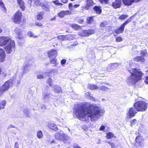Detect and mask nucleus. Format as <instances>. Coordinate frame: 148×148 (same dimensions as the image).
Listing matches in <instances>:
<instances>
[{
  "instance_id": "23",
  "label": "nucleus",
  "mask_w": 148,
  "mask_h": 148,
  "mask_svg": "<svg viewBox=\"0 0 148 148\" xmlns=\"http://www.w3.org/2000/svg\"><path fill=\"white\" fill-rule=\"evenodd\" d=\"M124 27L121 25L119 28H117L115 30L116 33L117 34L122 33L124 31Z\"/></svg>"
},
{
  "instance_id": "53",
  "label": "nucleus",
  "mask_w": 148,
  "mask_h": 148,
  "mask_svg": "<svg viewBox=\"0 0 148 148\" xmlns=\"http://www.w3.org/2000/svg\"><path fill=\"white\" fill-rule=\"evenodd\" d=\"M14 148H19V145L18 143L17 142H16L14 146Z\"/></svg>"
},
{
  "instance_id": "38",
  "label": "nucleus",
  "mask_w": 148,
  "mask_h": 148,
  "mask_svg": "<svg viewBox=\"0 0 148 148\" xmlns=\"http://www.w3.org/2000/svg\"><path fill=\"white\" fill-rule=\"evenodd\" d=\"M115 65V63H113L111 65L108 67L107 69V71H110V70H112L114 69V67H113Z\"/></svg>"
},
{
  "instance_id": "45",
  "label": "nucleus",
  "mask_w": 148,
  "mask_h": 148,
  "mask_svg": "<svg viewBox=\"0 0 148 148\" xmlns=\"http://www.w3.org/2000/svg\"><path fill=\"white\" fill-rule=\"evenodd\" d=\"M127 16H128L127 15H122L120 16L119 18L120 19H125Z\"/></svg>"
},
{
  "instance_id": "39",
  "label": "nucleus",
  "mask_w": 148,
  "mask_h": 148,
  "mask_svg": "<svg viewBox=\"0 0 148 148\" xmlns=\"http://www.w3.org/2000/svg\"><path fill=\"white\" fill-rule=\"evenodd\" d=\"M109 88L104 86H101L99 87V89L101 90L106 91L108 90Z\"/></svg>"
},
{
  "instance_id": "36",
  "label": "nucleus",
  "mask_w": 148,
  "mask_h": 148,
  "mask_svg": "<svg viewBox=\"0 0 148 148\" xmlns=\"http://www.w3.org/2000/svg\"><path fill=\"white\" fill-rule=\"evenodd\" d=\"M23 112L25 115L27 117H29L30 116V114L28 110L25 109L24 110Z\"/></svg>"
},
{
  "instance_id": "56",
  "label": "nucleus",
  "mask_w": 148,
  "mask_h": 148,
  "mask_svg": "<svg viewBox=\"0 0 148 148\" xmlns=\"http://www.w3.org/2000/svg\"><path fill=\"white\" fill-rule=\"evenodd\" d=\"M11 146L10 144H6L5 148H11Z\"/></svg>"
},
{
  "instance_id": "27",
  "label": "nucleus",
  "mask_w": 148,
  "mask_h": 148,
  "mask_svg": "<svg viewBox=\"0 0 148 148\" xmlns=\"http://www.w3.org/2000/svg\"><path fill=\"white\" fill-rule=\"evenodd\" d=\"M6 101L5 100H0V109H3L4 108Z\"/></svg>"
},
{
  "instance_id": "11",
  "label": "nucleus",
  "mask_w": 148,
  "mask_h": 148,
  "mask_svg": "<svg viewBox=\"0 0 148 148\" xmlns=\"http://www.w3.org/2000/svg\"><path fill=\"white\" fill-rule=\"evenodd\" d=\"M136 142L141 147H143L144 145V139L141 136H138L136 138Z\"/></svg>"
},
{
  "instance_id": "24",
  "label": "nucleus",
  "mask_w": 148,
  "mask_h": 148,
  "mask_svg": "<svg viewBox=\"0 0 148 148\" xmlns=\"http://www.w3.org/2000/svg\"><path fill=\"white\" fill-rule=\"evenodd\" d=\"M42 7L44 10L49 12L50 11V6L47 4H43L42 5Z\"/></svg>"
},
{
  "instance_id": "61",
  "label": "nucleus",
  "mask_w": 148,
  "mask_h": 148,
  "mask_svg": "<svg viewBox=\"0 0 148 148\" xmlns=\"http://www.w3.org/2000/svg\"><path fill=\"white\" fill-rule=\"evenodd\" d=\"M145 82L147 84H148V76L146 78V80L145 81Z\"/></svg>"
},
{
  "instance_id": "22",
  "label": "nucleus",
  "mask_w": 148,
  "mask_h": 148,
  "mask_svg": "<svg viewBox=\"0 0 148 148\" xmlns=\"http://www.w3.org/2000/svg\"><path fill=\"white\" fill-rule=\"evenodd\" d=\"M54 91L56 92L60 93L62 92L61 88L59 86L56 85L52 87Z\"/></svg>"
},
{
  "instance_id": "1",
  "label": "nucleus",
  "mask_w": 148,
  "mask_h": 148,
  "mask_svg": "<svg viewBox=\"0 0 148 148\" xmlns=\"http://www.w3.org/2000/svg\"><path fill=\"white\" fill-rule=\"evenodd\" d=\"M75 110L77 118L84 121H88L89 118L92 121H96L105 112L100 105L96 104H78Z\"/></svg>"
},
{
  "instance_id": "4",
  "label": "nucleus",
  "mask_w": 148,
  "mask_h": 148,
  "mask_svg": "<svg viewBox=\"0 0 148 148\" xmlns=\"http://www.w3.org/2000/svg\"><path fill=\"white\" fill-rule=\"evenodd\" d=\"M135 108L138 111H144L146 110L147 105L144 101H139L135 103L134 104Z\"/></svg>"
},
{
  "instance_id": "17",
  "label": "nucleus",
  "mask_w": 148,
  "mask_h": 148,
  "mask_svg": "<svg viewBox=\"0 0 148 148\" xmlns=\"http://www.w3.org/2000/svg\"><path fill=\"white\" fill-rule=\"evenodd\" d=\"M121 4V0H115V2L113 3L112 6L114 8L116 9L120 8Z\"/></svg>"
},
{
  "instance_id": "20",
  "label": "nucleus",
  "mask_w": 148,
  "mask_h": 148,
  "mask_svg": "<svg viewBox=\"0 0 148 148\" xmlns=\"http://www.w3.org/2000/svg\"><path fill=\"white\" fill-rule=\"evenodd\" d=\"M44 13L43 11L38 12L36 16V18L38 20H40L42 19Z\"/></svg>"
},
{
  "instance_id": "32",
  "label": "nucleus",
  "mask_w": 148,
  "mask_h": 148,
  "mask_svg": "<svg viewBox=\"0 0 148 148\" xmlns=\"http://www.w3.org/2000/svg\"><path fill=\"white\" fill-rule=\"evenodd\" d=\"M57 60L55 58H53L51 59H50V62L51 63L55 64L54 66H56L57 64L56 62Z\"/></svg>"
},
{
  "instance_id": "57",
  "label": "nucleus",
  "mask_w": 148,
  "mask_h": 148,
  "mask_svg": "<svg viewBox=\"0 0 148 148\" xmlns=\"http://www.w3.org/2000/svg\"><path fill=\"white\" fill-rule=\"evenodd\" d=\"M105 126L103 125H102L100 128L99 130L103 131L105 129Z\"/></svg>"
},
{
  "instance_id": "19",
  "label": "nucleus",
  "mask_w": 148,
  "mask_h": 148,
  "mask_svg": "<svg viewBox=\"0 0 148 148\" xmlns=\"http://www.w3.org/2000/svg\"><path fill=\"white\" fill-rule=\"evenodd\" d=\"M47 126L49 128L55 131H56L58 130L56 126L53 123H49Z\"/></svg>"
},
{
  "instance_id": "8",
  "label": "nucleus",
  "mask_w": 148,
  "mask_h": 148,
  "mask_svg": "<svg viewBox=\"0 0 148 148\" xmlns=\"http://www.w3.org/2000/svg\"><path fill=\"white\" fill-rule=\"evenodd\" d=\"M11 40L8 37L0 36V46H3L5 45Z\"/></svg>"
},
{
  "instance_id": "7",
  "label": "nucleus",
  "mask_w": 148,
  "mask_h": 148,
  "mask_svg": "<svg viewBox=\"0 0 148 148\" xmlns=\"http://www.w3.org/2000/svg\"><path fill=\"white\" fill-rule=\"evenodd\" d=\"M22 13L20 11H18L14 14L13 18L14 22L15 23H19L20 22L22 18Z\"/></svg>"
},
{
  "instance_id": "21",
  "label": "nucleus",
  "mask_w": 148,
  "mask_h": 148,
  "mask_svg": "<svg viewBox=\"0 0 148 148\" xmlns=\"http://www.w3.org/2000/svg\"><path fill=\"white\" fill-rule=\"evenodd\" d=\"M134 60L136 62L140 61L141 62H144L145 59L143 57L138 56L134 58Z\"/></svg>"
},
{
  "instance_id": "28",
  "label": "nucleus",
  "mask_w": 148,
  "mask_h": 148,
  "mask_svg": "<svg viewBox=\"0 0 148 148\" xmlns=\"http://www.w3.org/2000/svg\"><path fill=\"white\" fill-rule=\"evenodd\" d=\"M58 39L60 40H67V36H58Z\"/></svg>"
},
{
  "instance_id": "60",
  "label": "nucleus",
  "mask_w": 148,
  "mask_h": 148,
  "mask_svg": "<svg viewBox=\"0 0 148 148\" xmlns=\"http://www.w3.org/2000/svg\"><path fill=\"white\" fill-rule=\"evenodd\" d=\"M146 54V52L145 51H142L141 53V55L143 56H145Z\"/></svg>"
},
{
  "instance_id": "10",
  "label": "nucleus",
  "mask_w": 148,
  "mask_h": 148,
  "mask_svg": "<svg viewBox=\"0 0 148 148\" xmlns=\"http://www.w3.org/2000/svg\"><path fill=\"white\" fill-rule=\"evenodd\" d=\"M137 111L135 108H130L128 112L127 113V117L128 118H130L134 116L137 112Z\"/></svg>"
},
{
  "instance_id": "5",
  "label": "nucleus",
  "mask_w": 148,
  "mask_h": 148,
  "mask_svg": "<svg viewBox=\"0 0 148 148\" xmlns=\"http://www.w3.org/2000/svg\"><path fill=\"white\" fill-rule=\"evenodd\" d=\"M7 44V46L5 47H4V49L6 50L7 53H10L15 47L14 42V41L12 40L8 43Z\"/></svg>"
},
{
  "instance_id": "41",
  "label": "nucleus",
  "mask_w": 148,
  "mask_h": 148,
  "mask_svg": "<svg viewBox=\"0 0 148 148\" xmlns=\"http://www.w3.org/2000/svg\"><path fill=\"white\" fill-rule=\"evenodd\" d=\"M41 4L40 1L39 0H36L34 2V5L37 7L39 6Z\"/></svg>"
},
{
  "instance_id": "13",
  "label": "nucleus",
  "mask_w": 148,
  "mask_h": 148,
  "mask_svg": "<svg viewBox=\"0 0 148 148\" xmlns=\"http://www.w3.org/2000/svg\"><path fill=\"white\" fill-rule=\"evenodd\" d=\"M141 0H122L123 4L125 5H130L133 3H137Z\"/></svg>"
},
{
  "instance_id": "59",
  "label": "nucleus",
  "mask_w": 148,
  "mask_h": 148,
  "mask_svg": "<svg viewBox=\"0 0 148 148\" xmlns=\"http://www.w3.org/2000/svg\"><path fill=\"white\" fill-rule=\"evenodd\" d=\"M0 6H1L2 7H4V3L1 0H0Z\"/></svg>"
},
{
  "instance_id": "34",
  "label": "nucleus",
  "mask_w": 148,
  "mask_h": 148,
  "mask_svg": "<svg viewBox=\"0 0 148 148\" xmlns=\"http://www.w3.org/2000/svg\"><path fill=\"white\" fill-rule=\"evenodd\" d=\"M16 32L18 35V37L20 38V36L22 34V31L20 29L16 28L15 31Z\"/></svg>"
},
{
  "instance_id": "31",
  "label": "nucleus",
  "mask_w": 148,
  "mask_h": 148,
  "mask_svg": "<svg viewBox=\"0 0 148 148\" xmlns=\"http://www.w3.org/2000/svg\"><path fill=\"white\" fill-rule=\"evenodd\" d=\"M71 26L75 30H77L80 28V26L76 24H72L71 25Z\"/></svg>"
},
{
  "instance_id": "14",
  "label": "nucleus",
  "mask_w": 148,
  "mask_h": 148,
  "mask_svg": "<svg viewBox=\"0 0 148 148\" xmlns=\"http://www.w3.org/2000/svg\"><path fill=\"white\" fill-rule=\"evenodd\" d=\"M86 4L84 7V8L86 10L89 9L94 5V3L92 0H86Z\"/></svg>"
},
{
  "instance_id": "50",
  "label": "nucleus",
  "mask_w": 148,
  "mask_h": 148,
  "mask_svg": "<svg viewBox=\"0 0 148 148\" xmlns=\"http://www.w3.org/2000/svg\"><path fill=\"white\" fill-rule=\"evenodd\" d=\"M100 2L102 3H107L108 2L109 0H99Z\"/></svg>"
},
{
  "instance_id": "48",
  "label": "nucleus",
  "mask_w": 148,
  "mask_h": 148,
  "mask_svg": "<svg viewBox=\"0 0 148 148\" xmlns=\"http://www.w3.org/2000/svg\"><path fill=\"white\" fill-rule=\"evenodd\" d=\"M106 30L109 32L110 31H112V27L111 26H108L106 27Z\"/></svg>"
},
{
  "instance_id": "2",
  "label": "nucleus",
  "mask_w": 148,
  "mask_h": 148,
  "mask_svg": "<svg viewBox=\"0 0 148 148\" xmlns=\"http://www.w3.org/2000/svg\"><path fill=\"white\" fill-rule=\"evenodd\" d=\"M129 71L131 74L126 80V82L129 84H134L141 79L143 74L139 70H136L135 68H132L131 70Z\"/></svg>"
},
{
  "instance_id": "46",
  "label": "nucleus",
  "mask_w": 148,
  "mask_h": 148,
  "mask_svg": "<svg viewBox=\"0 0 148 148\" xmlns=\"http://www.w3.org/2000/svg\"><path fill=\"white\" fill-rule=\"evenodd\" d=\"M47 82L48 84L49 85V86H51L52 85V80L51 78L49 79L47 81Z\"/></svg>"
},
{
  "instance_id": "44",
  "label": "nucleus",
  "mask_w": 148,
  "mask_h": 148,
  "mask_svg": "<svg viewBox=\"0 0 148 148\" xmlns=\"http://www.w3.org/2000/svg\"><path fill=\"white\" fill-rule=\"evenodd\" d=\"M107 25V23L106 22L103 21V22H102L100 25V26L101 27H104L106 26Z\"/></svg>"
},
{
  "instance_id": "43",
  "label": "nucleus",
  "mask_w": 148,
  "mask_h": 148,
  "mask_svg": "<svg viewBox=\"0 0 148 148\" xmlns=\"http://www.w3.org/2000/svg\"><path fill=\"white\" fill-rule=\"evenodd\" d=\"M27 35L29 36L30 37H33L34 38L36 37V36H35V35L31 31H29L27 33Z\"/></svg>"
},
{
  "instance_id": "52",
  "label": "nucleus",
  "mask_w": 148,
  "mask_h": 148,
  "mask_svg": "<svg viewBox=\"0 0 148 148\" xmlns=\"http://www.w3.org/2000/svg\"><path fill=\"white\" fill-rule=\"evenodd\" d=\"M66 60L64 59H62L61 61V64L64 65L66 63Z\"/></svg>"
},
{
  "instance_id": "42",
  "label": "nucleus",
  "mask_w": 148,
  "mask_h": 148,
  "mask_svg": "<svg viewBox=\"0 0 148 148\" xmlns=\"http://www.w3.org/2000/svg\"><path fill=\"white\" fill-rule=\"evenodd\" d=\"M131 21V18H129L128 19H127L126 21H125L123 24L122 25L124 27H125V25H127L128 23L130 22Z\"/></svg>"
},
{
  "instance_id": "15",
  "label": "nucleus",
  "mask_w": 148,
  "mask_h": 148,
  "mask_svg": "<svg viewBox=\"0 0 148 148\" xmlns=\"http://www.w3.org/2000/svg\"><path fill=\"white\" fill-rule=\"evenodd\" d=\"M57 55V52L54 50L51 49L48 52V56L50 59L53 58H55Z\"/></svg>"
},
{
  "instance_id": "35",
  "label": "nucleus",
  "mask_w": 148,
  "mask_h": 148,
  "mask_svg": "<svg viewBox=\"0 0 148 148\" xmlns=\"http://www.w3.org/2000/svg\"><path fill=\"white\" fill-rule=\"evenodd\" d=\"M37 137L38 138H41L43 136L42 133L41 131H38L37 132Z\"/></svg>"
},
{
  "instance_id": "26",
  "label": "nucleus",
  "mask_w": 148,
  "mask_h": 148,
  "mask_svg": "<svg viewBox=\"0 0 148 148\" xmlns=\"http://www.w3.org/2000/svg\"><path fill=\"white\" fill-rule=\"evenodd\" d=\"M67 40H73L76 38L75 35H66Z\"/></svg>"
},
{
  "instance_id": "29",
  "label": "nucleus",
  "mask_w": 148,
  "mask_h": 148,
  "mask_svg": "<svg viewBox=\"0 0 148 148\" xmlns=\"http://www.w3.org/2000/svg\"><path fill=\"white\" fill-rule=\"evenodd\" d=\"M88 88L91 90L97 89L98 87L95 85L93 84H89L88 86Z\"/></svg>"
},
{
  "instance_id": "47",
  "label": "nucleus",
  "mask_w": 148,
  "mask_h": 148,
  "mask_svg": "<svg viewBox=\"0 0 148 148\" xmlns=\"http://www.w3.org/2000/svg\"><path fill=\"white\" fill-rule=\"evenodd\" d=\"M53 2L56 5H60L62 4V3H59V1L58 0L53 1Z\"/></svg>"
},
{
  "instance_id": "51",
  "label": "nucleus",
  "mask_w": 148,
  "mask_h": 148,
  "mask_svg": "<svg viewBox=\"0 0 148 148\" xmlns=\"http://www.w3.org/2000/svg\"><path fill=\"white\" fill-rule=\"evenodd\" d=\"M37 78L38 79H41L44 78V77L42 75H37Z\"/></svg>"
},
{
  "instance_id": "16",
  "label": "nucleus",
  "mask_w": 148,
  "mask_h": 148,
  "mask_svg": "<svg viewBox=\"0 0 148 148\" xmlns=\"http://www.w3.org/2000/svg\"><path fill=\"white\" fill-rule=\"evenodd\" d=\"M5 54L4 50L2 49H0V62H3L5 58Z\"/></svg>"
},
{
  "instance_id": "64",
  "label": "nucleus",
  "mask_w": 148,
  "mask_h": 148,
  "mask_svg": "<svg viewBox=\"0 0 148 148\" xmlns=\"http://www.w3.org/2000/svg\"><path fill=\"white\" fill-rule=\"evenodd\" d=\"M74 148H80V147L77 145L74 146Z\"/></svg>"
},
{
  "instance_id": "30",
  "label": "nucleus",
  "mask_w": 148,
  "mask_h": 148,
  "mask_svg": "<svg viewBox=\"0 0 148 148\" xmlns=\"http://www.w3.org/2000/svg\"><path fill=\"white\" fill-rule=\"evenodd\" d=\"M94 9L97 14H100L101 12V10L100 9V7H99L95 6L94 8Z\"/></svg>"
},
{
  "instance_id": "33",
  "label": "nucleus",
  "mask_w": 148,
  "mask_h": 148,
  "mask_svg": "<svg viewBox=\"0 0 148 148\" xmlns=\"http://www.w3.org/2000/svg\"><path fill=\"white\" fill-rule=\"evenodd\" d=\"M114 136V134L110 132H109L107 133V136L106 138L107 139H110L113 137Z\"/></svg>"
},
{
  "instance_id": "37",
  "label": "nucleus",
  "mask_w": 148,
  "mask_h": 148,
  "mask_svg": "<svg viewBox=\"0 0 148 148\" xmlns=\"http://www.w3.org/2000/svg\"><path fill=\"white\" fill-rule=\"evenodd\" d=\"M138 121L136 119H133L130 121L131 125V127H133L134 125L137 123Z\"/></svg>"
},
{
  "instance_id": "12",
  "label": "nucleus",
  "mask_w": 148,
  "mask_h": 148,
  "mask_svg": "<svg viewBox=\"0 0 148 148\" xmlns=\"http://www.w3.org/2000/svg\"><path fill=\"white\" fill-rule=\"evenodd\" d=\"M71 11L67 10L66 11H62L58 14V16L60 18L64 17L65 15H69L71 14Z\"/></svg>"
},
{
  "instance_id": "58",
  "label": "nucleus",
  "mask_w": 148,
  "mask_h": 148,
  "mask_svg": "<svg viewBox=\"0 0 148 148\" xmlns=\"http://www.w3.org/2000/svg\"><path fill=\"white\" fill-rule=\"evenodd\" d=\"M36 25L38 26H42V24L40 23H36Z\"/></svg>"
},
{
  "instance_id": "55",
  "label": "nucleus",
  "mask_w": 148,
  "mask_h": 148,
  "mask_svg": "<svg viewBox=\"0 0 148 148\" xmlns=\"http://www.w3.org/2000/svg\"><path fill=\"white\" fill-rule=\"evenodd\" d=\"M122 40V38L121 37H118L116 38V41L118 42H120Z\"/></svg>"
},
{
  "instance_id": "9",
  "label": "nucleus",
  "mask_w": 148,
  "mask_h": 148,
  "mask_svg": "<svg viewBox=\"0 0 148 148\" xmlns=\"http://www.w3.org/2000/svg\"><path fill=\"white\" fill-rule=\"evenodd\" d=\"M95 32L94 30L88 29L82 30L78 32L79 35L81 36H88L90 35L93 34Z\"/></svg>"
},
{
  "instance_id": "25",
  "label": "nucleus",
  "mask_w": 148,
  "mask_h": 148,
  "mask_svg": "<svg viewBox=\"0 0 148 148\" xmlns=\"http://www.w3.org/2000/svg\"><path fill=\"white\" fill-rule=\"evenodd\" d=\"M51 93H47L45 92L43 93L42 94L43 98L45 100H47L50 98V96L51 95Z\"/></svg>"
},
{
  "instance_id": "49",
  "label": "nucleus",
  "mask_w": 148,
  "mask_h": 148,
  "mask_svg": "<svg viewBox=\"0 0 148 148\" xmlns=\"http://www.w3.org/2000/svg\"><path fill=\"white\" fill-rule=\"evenodd\" d=\"M73 5L71 3H70L69 5V8L70 10H73Z\"/></svg>"
},
{
  "instance_id": "18",
  "label": "nucleus",
  "mask_w": 148,
  "mask_h": 148,
  "mask_svg": "<svg viewBox=\"0 0 148 148\" xmlns=\"http://www.w3.org/2000/svg\"><path fill=\"white\" fill-rule=\"evenodd\" d=\"M18 3L22 11L25 10V6L24 2L22 0H16Z\"/></svg>"
},
{
  "instance_id": "40",
  "label": "nucleus",
  "mask_w": 148,
  "mask_h": 148,
  "mask_svg": "<svg viewBox=\"0 0 148 148\" xmlns=\"http://www.w3.org/2000/svg\"><path fill=\"white\" fill-rule=\"evenodd\" d=\"M88 23L91 24L93 21V19L92 17H89L87 18Z\"/></svg>"
},
{
  "instance_id": "62",
  "label": "nucleus",
  "mask_w": 148,
  "mask_h": 148,
  "mask_svg": "<svg viewBox=\"0 0 148 148\" xmlns=\"http://www.w3.org/2000/svg\"><path fill=\"white\" fill-rule=\"evenodd\" d=\"M111 146L112 148H115V145L114 143H112V145H111Z\"/></svg>"
},
{
  "instance_id": "54",
  "label": "nucleus",
  "mask_w": 148,
  "mask_h": 148,
  "mask_svg": "<svg viewBox=\"0 0 148 148\" xmlns=\"http://www.w3.org/2000/svg\"><path fill=\"white\" fill-rule=\"evenodd\" d=\"M77 44H78V42H77L76 41V42H74L73 44L71 45V46H69V47L70 48V47H71L70 46H75L77 45Z\"/></svg>"
},
{
  "instance_id": "6",
  "label": "nucleus",
  "mask_w": 148,
  "mask_h": 148,
  "mask_svg": "<svg viewBox=\"0 0 148 148\" xmlns=\"http://www.w3.org/2000/svg\"><path fill=\"white\" fill-rule=\"evenodd\" d=\"M10 86V83L9 81H6L3 85L0 87V95H2L3 92L8 90Z\"/></svg>"
},
{
  "instance_id": "63",
  "label": "nucleus",
  "mask_w": 148,
  "mask_h": 148,
  "mask_svg": "<svg viewBox=\"0 0 148 148\" xmlns=\"http://www.w3.org/2000/svg\"><path fill=\"white\" fill-rule=\"evenodd\" d=\"M84 20L82 19H79L78 20V22L80 23H82L83 22Z\"/></svg>"
},
{
  "instance_id": "3",
  "label": "nucleus",
  "mask_w": 148,
  "mask_h": 148,
  "mask_svg": "<svg viewBox=\"0 0 148 148\" xmlns=\"http://www.w3.org/2000/svg\"><path fill=\"white\" fill-rule=\"evenodd\" d=\"M54 137L56 139L59 141H63L65 143L66 142L67 140L70 139L69 137L62 131L56 132Z\"/></svg>"
}]
</instances>
